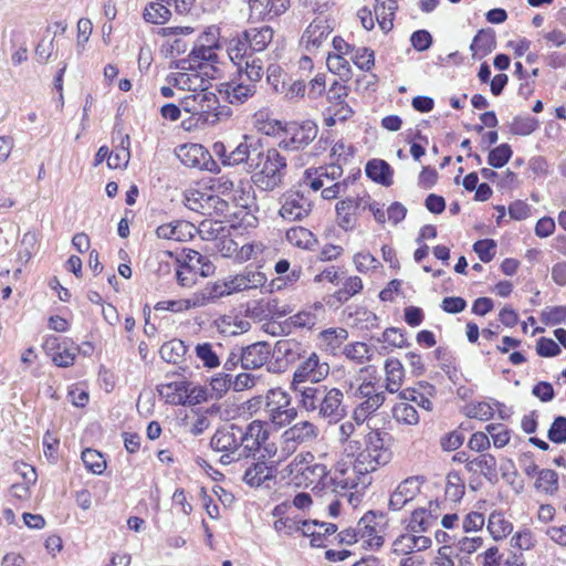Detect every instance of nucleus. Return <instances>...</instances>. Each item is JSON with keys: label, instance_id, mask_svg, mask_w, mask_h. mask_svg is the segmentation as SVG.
Wrapping results in <instances>:
<instances>
[{"label": "nucleus", "instance_id": "nucleus-1", "mask_svg": "<svg viewBox=\"0 0 566 566\" xmlns=\"http://www.w3.org/2000/svg\"><path fill=\"white\" fill-rule=\"evenodd\" d=\"M184 112L190 114V118L182 120V127L187 130L193 126L216 125L227 120L232 116V109L227 105H221L216 93L209 87L202 91L186 94L179 99Z\"/></svg>", "mask_w": 566, "mask_h": 566}, {"label": "nucleus", "instance_id": "nucleus-2", "mask_svg": "<svg viewBox=\"0 0 566 566\" xmlns=\"http://www.w3.org/2000/svg\"><path fill=\"white\" fill-rule=\"evenodd\" d=\"M285 168L286 159L275 148L262 149L260 145L251 157L252 181L265 191H272L282 185Z\"/></svg>", "mask_w": 566, "mask_h": 566}, {"label": "nucleus", "instance_id": "nucleus-3", "mask_svg": "<svg viewBox=\"0 0 566 566\" xmlns=\"http://www.w3.org/2000/svg\"><path fill=\"white\" fill-rule=\"evenodd\" d=\"M384 436L378 430H371L365 437V449L354 455L355 468L363 476L390 462L391 451L385 446Z\"/></svg>", "mask_w": 566, "mask_h": 566}, {"label": "nucleus", "instance_id": "nucleus-4", "mask_svg": "<svg viewBox=\"0 0 566 566\" xmlns=\"http://www.w3.org/2000/svg\"><path fill=\"white\" fill-rule=\"evenodd\" d=\"M241 427L234 423L219 428L210 440V447L221 452L220 462L224 465L240 461Z\"/></svg>", "mask_w": 566, "mask_h": 566}, {"label": "nucleus", "instance_id": "nucleus-5", "mask_svg": "<svg viewBox=\"0 0 566 566\" xmlns=\"http://www.w3.org/2000/svg\"><path fill=\"white\" fill-rule=\"evenodd\" d=\"M264 411L276 427L287 426L297 417V410L292 406L290 395L281 388L268 391Z\"/></svg>", "mask_w": 566, "mask_h": 566}, {"label": "nucleus", "instance_id": "nucleus-6", "mask_svg": "<svg viewBox=\"0 0 566 566\" xmlns=\"http://www.w3.org/2000/svg\"><path fill=\"white\" fill-rule=\"evenodd\" d=\"M354 397L361 400L354 409V419L363 423L374 415L385 402L386 396L381 387L371 380L363 381L354 391Z\"/></svg>", "mask_w": 566, "mask_h": 566}, {"label": "nucleus", "instance_id": "nucleus-7", "mask_svg": "<svg viewBox=\"0 0 566 566\" xmlns=\"http://www.w3.org/2000/svg\"><path fill=\"white\" fill-rule=\"evenodd\" d=\"M329 370V364L316 352H307L296 366L291 384H321Z\"/></svg>", "mask_w": 566, "mask_h": 566}, {"label": "nucleus", "instance_id": "nucleus-8", "mask_svg": "<svg viewBox=\"0 0 566 566\" xmlns=\"http://www.w3.org/2000/svg\"><path fill=\"white\" fill-rule=\"evenodd\" d=\"M317 133V125L311 120L302 124L291 123L285 128L286 137L280 142L279 146L285 150L302 149L316 138Z\"/></svg>", "mask_w": 566, "mask_h": 566}, {"label": "nucleus", "instance_id": "nucleus-9", "mask_svg": "<svg viewBox=\"0 0 566 566\" xmlns=\"http://www.w3.org/2000/svg\"><path fill=\"white\" fill-rule=\"evenodd\" d=\"M269 436L265 424L259 420H253L245 429L241 427L240 460L254 458L265 440H269Z\"/></svg>", "mask_w": 566, "mask_h": 566}, {"label": "nucleus", "instance_id": "nucleus-10", "mask_svg": "<svg viewBox=\"0 0 566 566\" xmlns=\"http://www.w3.org/2000/svg\"><path fill=\"white\" fill-rule=\"evenodd\" d=\"M313 203L300 191H287L281 197L280 216L289 221H301L312 212Z\"/></svg>", "mask_w": 566, "mask_h": 566}, {"label": "nucleus", "instance_id": "nucleus-11", "mask_svg": "<svg viewBox=\"0 0 566 566\" xmlns=\"http://www.w3.org/2000/svg\"><path fill=\"white\" fill-rule=\"evenodd\" d=\"M343 400L344 394L340 389L327 387L315 415L328 423H337L347 415Z\"/></svg>", "mask_w": 566, "mask_h": 566}, {"label": "nucleus", "instance_id": "nucleus-12", "mask_svg": "<svg viewBox=\"0 0 566 566\" xmlns=\"http://www.w3.org/2000/svg\"><path fill=\"white\" fill-rule=\"evenodd\" d=\"M290 389L295 395L301 409H304L308 413H316L327 386L312 382L291 384Z\"/></svg>", "mask_w": 566, "mask_h": 566}, {"label": "nucleus", "instance_id": "nucleus-13", "mask_svg": "<svg viewBox=\"0 0 566 566\" xmlns=\"http://www.w3.org/2000/svg\"><path fill=\"white\" fill-rule=\"evenodd\" d=\"M426 479L421 475L409 476L401 481L389 499V509L400 511L411 502L419 493Z\"/></svg>", "mask_w": 566, "mask_h": 566}, {"label": "nucleus", "instance_id": "nucleus-14", "mask_svg": "<svg viewBox=\"0 0 566 566\" xmlns=\"http://www.w3.org/2000/svg\"><path fill=\"white\" fill-rule=\"evenodd\" d=\"M166 81L178 90L187 91L188 94L202 91L209 84V81L202 76L201 71L195 66L191 69H178L177 72L168 74Z\"/></svg>", "mask_w": 566, "mask_h": 566}, {"label": "nucleus", "instance_id": "nucleus-15", "mask_svg": "<svg viewBox=\"0 0 566 566\" xmlns=\"http://www.w3.org/2000/svg\"><path fill=\"white\" fill-rule=\"evenodd\" d=\"M332 27L323 18H316L304 31L301 43L308 53H315L327 44Z\"/></svg>", "mask_w": 566, "mask_h": 566}, {"label": "nucleus", "instance_id": "nucleus-16", "mask_svg": "<svg viewBox=\"0 0 566 566\" xmlns=\"http://www.w3.org/2000/svg\"><path fill=\"white\" fill-rule=\"evenodd\" d=\"M249 21L272 20L287 10L289 0H247Z\"/></svg>", "mask_w": 566, "mask_h": 566}, {"label": "nucleus", "instance_id": "nucleus-17", "mask_svg": "<svg viewBox=\"0 0 566 566\" xmlns=\"http://www.w3.org/2000/svg\"><path fill=\"white\" fill-rule=\"evenodd\" d=\"M345 454L346 459L342 458L336 462L331 481L336 489H355L363 475L359 474L355 468V459L353 460L354 457H348L347 453Z\"/></svg>", "mask_w": 566, "mask_h": 566}, {"label": "nucleus", "instance_id": "nucleus-18", "mask_svg": "<svg viewBox=\"0 0 566 566\" xmlns=\"http://www.w3.org/2000/svg\"><path fill=\"white\" fill-rule=\"evenodd\" d=\"M308 352V346L295 338H283L274 344L272 355L276 363L292 365L300 363L304 355Z\"/></svg>", "mask_w": 566, "mask_h": 566}, {"label": "nucleus", "instance_id": "nucleus-19", "mask_svg": "<svg viewBox=\"0 0 566 566\" xmlns=\"http://www.w3.org/2000/svg\"><path fill=\"white\" fill-rule=\"evenodd\" d=\"M228 277L230 281V290L233 291V294L262 287L268 281L263 272L252 266H247L242 272Z\"/></svg>", "mask_w": 566, "mask_h": 566}, {"label": "nucleus", "instance_id": "nucleus-20", "mask_svg": "<svg viewBox=\"0 0 566 566\" xmlns=\"http://www.w3.org/2000/svg\"><path fill=\"white\" fill-rule=\"evenodd\" d=\"M272 354L266 342H256L241 348V366L243 369H258L266 364Z\"/></svg>", "mask_w": 566, "mask_h": 566}, {"label": "nucleus", "instance_id": "nucleus-21", "mask_svg": "<svg viewBox=\"0 0 566 566\" xmlns=\"http://www.w3.org/2000/svg\"><path fill=\"white\" fill-rule=\"evenodd\" d=\"M219 93L232 105H242L256 93V84L243 81L220 84Z\"/></svg>", "mask_w": 566, "mask_h": 566}, {"label": "nucleus", "instance_id": "nucleus-22", "mask_svg": "<svg viewBox=\"0 0 566 566\" xmlns=\"http://www.w3.org/2000/svg\"><path fill=\"white\" fill-rule=\"evenodd\" d=\"M359 539L363 542L361 546H367L370 549L379 548L384 544V537L379 535L377 530L376 514L373 512L366 513L356 525Z\"/></svg>", "mask_w": 566, "mask_h": 566}, {"label": "nucleus", "instance_id": "nucleus-23", "mask_svg": "<svg viewBox=\"0 0 566 566\" xmlns=\"http://www.w3.org/2000/svg\"><path fill=\"white\" fill-rule=\"evenodd\" d=\"M431 546V538L424 535H417L407 530L392 543V553L396 555H409L413 552H421Z\"/></svg>", "mask_w": 566, "mask_h": 566}, {"label": "nucleus", "instance_id": "nucleus-24", "mask_svg": "<svg viewBox=\"0 0 566 566\" xmlns=\"http://www.w3.org/2000/svg\"><path fill=\"white\" fill-rule=\"evenodd\" d=\"M218 59L216 48L213 45H200L192 49L188 59L180 60L177 69H191L192 66L202 71L208 63H213Z\"/></svg>", "mask_w": 566, "mask_h": 566}, {"label": "nucleus", "instance_id": "nucleus-25", "mask_svg": "<svg viewBox=\"0 0 566 566\" xmlns=\"http://www.w3.org/2000/svg\"><path fill=\"white\" fill-rule=\"evenodd\" d=\"M274 31L269 25L253 27L243 31V40L250 45L252 53L263 52L272 42Z\"/></svg>", "mask_w": 566, "mask_h": 566}, {"label": "nucleus", "instance_id": "nucleus-26", "mask_svg": "<svg viewBox=\"0 0 566 566\" xmlns=\"http://www.w3.org/2000/svg\"><path fill=\"white\" fill-rule=\"evenodd\" d=\"M468 472L472 474L480 473L489 482L495 483L497 481V461L494 455L482 453L468 463Z\"/></svg>", "mask_w": 566, "mask_h": 566}, {"label": "nucleus", "instance_id": "nucleus-27", "mask_svg": "<svg viewBox=\"0 0 566 566\" xmlns=\"http://www.w3.org/2000/svg\"><path fill=\"white\" fill-rule=\"evenodd\" d=\"M44 348L46 350L57 349V352L52 355V360L59 367H69L73 365L76 352L78 350L77 347H67L66 342H64L62 346L59 338L55 336H51L45 339Z\"/></svg>", "mask_w": 566, "mask_h": 566}, {"label": "nucleus", "instance_id": "nucleus-28", "mask_svg": "<svg viewBox=\"0 0 566 566\" xmlns=\"http://www.w3.org/2000/svg\"><path fill=\"white\" fill-rule=\"evenodd\" d=\"M329 92L332 93L329 96L332 106L328 112H333L339 122L347 120L354 114L352 107L344 101V97L347 96V87L335 83Z\"/></svg>", "mask_w": 566, "mask_h": 566}, {"label": "nucleus", "instance_id": "nucleus-29", "mask_svg": "<svg viewBox=\"0 0 566 566\" xmlns=\"http://www.w3.org/2000/svg\"><path fill=\"white\" fill-rule=\"evenodd\" d=\"M260 148V143L258 140H253L248 136H244L243 142H241L234 149L229 151V156L224 159V165L235 166L242 163H248L250 166L251 157L254 156L255 151Z\"/></svg>", "mask_w": 566, "mask_h": 566}, {"label": "nucleus", "instance_id": "nucleus-30", "mask_svg": "<svg viewBox=\"0 0 566 566\" xmlns=\"http://www.w3.org/2000/svg\"><path fill=\"white\" fill-rule=\"evenodd\" d=\"M193 229L190 222L177 220L159 226L156 229V234L161 239L185 241L187 238L192 237Z\"/></svg>", "mask_w": 566, "mask_h": 566}, {"label": "nucleus", "instance_id": "nucleus-31", "mask_svg": "<svg viewBox=\"0 0 566 566\" xmlns=\"http://www.w3.org/2000/svg\"><path fill=\"white\" fill-rule=\"evenodd\" d=\"M273 476V467H269L263 460H258L245 469L242 480L251 488H259L263 482L272 480Z\"/></svg>", "mask_w": 566, "mask_h": 566}, {"label": "nucleus", "instance_id": "nucleus-32", "mask_svg": "<svg viewBox=\"0 0 566 566\" xmlns=\"http://www.w3.org/2000/svg\"><path fill=\"white\" fill-rule=\"evenodd\" d=\"M478 563L482 566H525L522 556L511 554L505 559L500 554L496 546L488 548L484 553L478 555Z\"/></svg>", "mask_w": 566, "mask_h": 566}, {"label": "nucleus", "instance_id": "nucleus-33", "mask_svg": "<svg viewBox=\"0 0 566 566\" xmlns=\"http://www.w3.org/2000/svg\"><path fill=\"white\" fill-rule=\"evenodd\" d=\"M325 308L322 303H315L311 308L298 312L290 317L291 324L297 328H313L323 317Z\"/></svg>", "mask_w": 566, "mask_h": 566}, {"label": "nucleus", "instance_id": "nucleus-34", "mask_svg": "<svg viewBox=\"0 0 566 566\" xmlns=\"http://www.w3.org/2000/svg\"><path fill=\"white\" fill-rule=\"evenodd\" d=\"M366 175L373 179L374 181L382 185L390 186L392 185V169L390 165L382 159H371L366 164L365 167Z\"/></svg>", "mask_w": 566, "mask_h": 566}, {"label": "nucleus", "instance_id": "nucleus-35", "mask_svg": "<svg viewBox=\"0 0 566 566\" xmlns=\"http://www.w3.org/2000/svg\"><path fill=\"white\" fill-rule=\"evenodd\" d=\"M220 350H222L220 343H199L195 347L196 356L202 361L203 367L208 369L220 366Z\"/></svg>", "mask_w": 566, "mask_h": 566}, {"label": "nucleus", "instance_id": "nucleus-36", "mask_svg": "<svg viewBox=\"0 0 566 566\" xmlns=\"http://www.w3.org/2000/svg\"><path fill=\"white\" fill-rule=\"evenodd\" d=\"M386 390L390 394L397 392L403 381L405 370L400 360L388 358L385 363Z\"/></svg>", "mask_w": 566, "mask_h": 566}, {"label": "nucleus", "instance_id": "nucleus-37", "mask_svg": "<svg viewBox=\"0 0 566 566\" xmlns=\"http://www.w3.org/2000/svg\"><path fill=\"white\" fill-rule=\"evenodd\" d=\"M358 205H353L352 198L340 200L336 205V214L338 226L348 231L353 230L356 226V213L358 211Z\"/></svg>", "mask_w": 566, "mask_h": 566}, {"label": "nucleus", "instance_id": "nucleus-38", "mask_svg": "<svg viewBox=\"0 0 566 566\" xmlns=\"http://www.w3.org/2000/svg\"><path fill=\"white\" fill-rule=\"evenodd\" d=\"M397 9L396 0H376L374 11L382 31L387 32L392 29V20Z\"/></svg>", "mask_w": 566, "mask_h": 566}, {"label": "nucleus", "instance_id": "nucleus-39", "mask_svg": "<svg viewBox=\"0 0 566 566\" xmlns=\"http://www.w3.org/2000/svg\"><path fill=\"white\" fill-rule=\"evenodd\" d=\"M286 437L293 439L298 446L311 442L318 436L317 427L310 421H300L285 430Z\"/></svg>", "mask_w": 566, "mask_h": 566}, {"label": "nucleus", "instance_id": "nucleus-40", "mask_svg": "<svg viewBox=\"0 0 566 566\" xmlns=\"http://www.w3.org/2000/svg\"><path fill=\"white\" fill-rule=\"evenodd\" d=\"M496 48V40L494 31L489 30H480L478 34L474 36L470 51L473 56L481 55L484 56L491 53Z\"/></svg>", "mask_w": 566, "mask_h": 566}, {"label": "nucleus", "instance_id": "nucleus-41", "mask_svg": "<svg viewBox=\"0 0 566 566\" xmlns=\"http://www.w3.org/2000/svg\"><path fill=\"white\" fill-rule=\"evenodd\" d=\"M177 155L181 163L188 167H201L205 165L206 151L199 144L182 145Z\"/></svg>", "mask_w": 566, "mask_h": 566}, {"label": "nucleus", "instance_id": "nucleus-42", "mask_svg": "<svg viewBox=\"0 0 566 566\" xmlns=\"http://www.w3.org/2000/svg\"><path fill=\"white\" fill-rule=\"evenodd\" d=\"M190 384L187 381H171L161 384L157 390L170 403H184L185 394L188 392Z\"/></svg>", "mask_w": 566, "mask_h": 566}, {"label": "nucleus", "instance_id": "nucleus-43", "mask_svg": "<svg viewBox=\"0 0 566 566\" xmlns=\"http://www.w3.org/2000/svg\"><path fill=\"white\" fill-rule=\"evenodd\" d=\"M252 54V50L248 42L243 40V32L237 38H233L228 45V55L230 60L238 65L239 71H242L243 61Z\"/></svg>", "mask_w": 566, "mask_h": 566}, {"label": "nucleus", "instance_id": "nucleus-44", "mask_svg": "<svg viewBox=\"0 0 566 566\" xmlns=\"http://www.w3.org/2000/svg\"><path fill=\"white\" fill-rule=\"evenodd\" d=\"M187 353V346L181 339H171L161 345L160 357L170 364H179Z\"/></svg>", "mask_w": 566, "mask_h": 566}, {"label": "nucleus", "instance_id": "nucleus-45", "mask_svg": "<svg viewBox=\"0 0 566 566\" xmlns=\"http://www.w3.org/2000/svg\"><path fill=\"white\" fill-rule=\"evenodd\" d=\"M488 530L495 541L506 537L513 531V525L507 521L503 513L493 512L489 516Z\"/></svg>", "mask_w": 566, "mask_h": 566}, {"label": "nucleus", "instance_id": "nucleus-46", "mask_svg": "<svg viewBox=\"0 0 566 566\" xmlns=\"http://www.w3.org/2000/svg\"><path fill=\"white\" fill-rule=\"evenodd\" d=\"M327 468L325 464L316 463L315 460L311 467L305 469L302 475L295 481L296 485L308 488L311 485L318 484L322 480L327 476Z\"/></svg>", "mask_w": 566, "mask_h": 566}, {"label": "nucleus", "instance_id": "nucleus-47", "mask_svg": "<svg viewBox=\"0 0 566 566\" xmlns=\"http://www.w3.org/2000/svg\"><path fill=\"white\" fill-rule=\"evenodd\" d=\"M171 15L170 9L160 0L150 2L144 10V19L154 24H164Z\"/></svg>", "mask_w": 566, "mask_h": 566}, {"label": "nucleus", "instance_id": "nucleus-48", "mask_svg": "<svg viewBox=\"0 0 566 566\" xmlns=\"http://www.w3.org/2000/svg\"><path fill=\"white\" fill-rule=\"evenodd\" d=\"M394 419L403 424L416 426L419 422L417 409L406 401L398 402L392 408Z\"/></svg>", "mask_w": 566, "mask_h": 566}, {"label": "nucleus", "instance_id": "nucleus-49", "mask_svg": "<svg viewBox=\"0 0 566 566\" xmlns=\"http://www.w3.org/2000/svg\"><path fill=\"white\" fill-rule=\"evenodd\" d=\"M354 432L355 424L352 421H345L338 428V439L345 444L344 453H347L348 457H354L360 450L359 441L350 439Z\"/></svg>", "mask_w": 566, "mask_h": 566}, {"label": "nucleus", "instance_id": "nucleus-50", "mask_svg": "<svg viewBox=\"0 0 566 566\" xmlns=\"http://www.w3.org/2000/svg\"><path fill=\"white\" fill-rule=\"evenodd\" d=\"M319 338L326 348L335 350L348 338V332L343 327L328 328L319 333Z\"/></svg>", "mask_w": 566, "mask_h": 566}, {"label": "nucleus", "instance_id": "nucleus-51", "mask_svg": "<svg viewBox=\"0 0 566 566\" xmlns=\"http://www.w3.org/2000/svg\"><path fill=\"white\" fill-rule=\"evenodd\" d=\"M240 73H244L251 83L256 84L262 78L264 73L263 61L254 53H252L249 55V57L244 59L243 67Z\"/></svg>", "mask_w": 566, "mask_h": 566}, {"label": "nucleus", "instance_id": "nucleus-52", "mask_svg": "<svg viewBox=\"0 0 566 566\" xmlns=\"http://www.w3.org/2000/svg\"><path fill=\"white\" fill-rule=\"evenodd\" d=\"M363 286L364 284L359 276H349L344 281L343 286L334 293V297L338 302L345 303L350 297L358 294L363 290Z\"/></svg>", "mask_w": 566, "mask_h": 566}, {"label": "nucleus", "instance_id": "nucleus-53", "mask_svg": "<svg viewBox=\"0 0 566 566\" xmlns=\"http://www.w3.org/2000/svg\"><path fill=\"white\" fill-rule=\"evenodd\" d=\"M326 65L331 72L337 74L342 80H349L352 76L350 64L340 54H332L328 52Z\"/></svg>", "mask_w": 566, "mask_h": 566}, {"label": "nucleus", "instance_id": "nucleus-54", "mask_svg": "<svg viewBox=\"0 0 566 566\" xmlns=\"http://www.w3.org/2000/svg\"><path fill=\"white\" fill-rule=\"evenodd\" d=\"M286 240L298 248H310L314 240L313 233L303 227H294L287 230L286 232Z\"/></svg>", "mask_w": 566, "mask_h": 566}, {"label": "nucleus", "instance_id": "nucleus-55", "mask_svg": "<svg viewBox=\"0 0 566 566\" xmlns=\"http://www.w3.org/2000/svg\"><path fill=\"white\" fill-rule=\"evenodd\" d=\"M350 60L361 71L368 72L375 65L374 51L368 48H354Z\"/></svg>", "mask_w": 566, "mask_h": 566}, {"label": "nucleus", "instance_id": "nucleus-56", "mask_svg": "<svg viewBox=\"0 0 566 566\" xmlns=\"http://www.w3.org/2000/svg\"><path fill=\"white\" fill-rule=\"evenodd\" d=\"M315 460L314 454L312 452H301L295 455V458L287 464L286 471L294 475V481H296L302 473L311 467L312 462Z\"/></svg>", "mask_w": 566, "mask_h": 566}, {"label": "nucleus", "instance_id": "nucleus-57", "mask_svg": "<svg viewBox=\"0 0 566 566\" xmlns=\"http://www.w3.org/2000/svg\"><path fill=\"white\" fill-rule=\"evenodd\" d=\"M82 461L86 469L94 474H102L106 469V462L103 455L93 449H85L82 452Z\"/></svg>", "mask_w": 566, "mask_h": 566}, {"label": "nucleus", "instance_id": "nucleus-58", "mask_svg": "<svg viewBox=\"0 0 566 566\" xmlns=\"http://www.w3.org/2000/svg\"><path fill=\"white\" fill-rule=\"evenodd\" d=\"M464 482L458 472H450L447 475L446 494L453 501H460L464 495Z\"/></svg>", "mask_w": 566, "mask_h": 566}, {"label": "nucleus", "instance_id": "nucleus-59", "mask_svg": "<svg viewBox=\"0 0 566 566\" xmlns=\"http://www.w3.org/2000/svg\"><path fill=\"white\" fill-rule=\"evenodd\" d=\"M432 527L433 526L431 525L430 521H428V518L424 516L423 510H413L407 524L408 531L417 535H421V533H427Z\"/></svg>", "mask_w": 566, "mask_h": 566}, {"label": "nucleus", "instance_id": "nucleus-60", "mask_svg": "<svg viewBox=\"0 0 566 566\" xmlns=\"http://www.w3.org/2000/svg\"><path fill=\"white\" fill-rule=\"evenodd\" d=\"M512 154L509 144H501L489 153L488 164L494 168H502L511 159Z\"/></svg>", "mask_w": 566, "mask_h": 566}, {"label": "nucleus", "instance_id": "nucleus-61", "mask_svg": "<svg viewBox=\"0 0 566 566\" xmlns=\"http://www.w3.org/2000/svg\"><path fill=\"white\" fill-rule=\"evenodd\" d=\"M538 120L532 116H517L513 119L511 130L515 135L526 136L538 128Z\"/></svg>", "mask_w": 566, "mask_h": 566}, {"label": "nucleus", "instance_id": "nucleus-62", "mask_svg": "<svg viewBox=\"0 0 566 566\" xmlns=\"http://www.w3.org/2000/svg\"><path fill=\"white\" fill-rule=\"evenodd\" d=\"M129 137L126 135L120 142V148L115 151H111L108 155V167L109 168H119L122 166H126L129 160Z\"/></svg>", "mask_w": 566, "mask_h": 566}, {"label": "nucleus", "instance_id": "nucleus-63", "mask_svg": "<svg viewBox=\"0 0 566 566\" xmlns=\"http://www.w3.org/2000/svg\"><path fill=\"white\" fill-rule=\"evenodd\" d=\"M539 317L545 325L566 324V306H547Z\"/></svg>", "mask_w": 566, "mask_h": 566}, {"label": "nucleus", "instance_id": "nucleus-64", "mask_svg": "<svg viewBox=\"0 0 566 566\" xmlns=\"http://www.w3.org/2000/svg\"><path fill=\"white\" fill-rule=\"evenodd\" d=\"M558 475L554 470L544 469L538 472L536 488L546 493H553L557 490Z\"/></svg>", "mask_w": 566, "mask_h": 566}]
</instances>
